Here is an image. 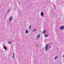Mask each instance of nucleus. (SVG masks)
Instances as JSON below:
<instances>
[{
  "label": "nucleus",
  "mask_w": 64,
  "mask_h": 64,
  "mask_svg": "<svg viewBox=\"0 0 64 64\" xmlns=\"http://www.w3.org/2000/svg\"><path fill=\"white\" fill-rule=\"evenodd\" d=\"M13 19V18H12V16H11L9 19V20L10 21H11V20Z\"/></svg>",
  "instance_id": "7ed1b4c3"
},
{
  "label": "nucleus",
  "mask_w": 64,
  "mask_h": 64,
  "mask_svg": "<svg viewBox=\"0 0 64 64\" xmlns=\"http://www.w3.org/2000/svg\"><path fill=\"white\" fill-rule=\"evenodd\" d=\"M46 32V30H44L42 31V33L43 34H44Z\"/></svg>",
  "instance_id": "39448f33"
},
{
  "label": "nucleus",
  "mask_w": 64,
  "mask_h": 64,
  "mask_svg": "<svg viewBox=\"0 0 64 64\" xmlns=\"http://www.w3.org/2000/svg\"><path fill=\"white\" fill-rule=\"evenodd\" d=\"M48 36V34H46L45 36V37H46H46H47Z\"/></svg>",
  "instance_id": "6e6552de"
},
{
  "label": "nucleus",
  "mask_w": 64,
  "mask_h": 64,
  "mask_svg": "<svg viewBox=\"0 0 64 64\" xmlns=\"http://www.w3.org/2000/svg\"><path fill=\"white\" fill-rule=\"evenodd\" d=\"M26 34H27L28 33V30H26Z\"/></svg>",
  "instance_id": "0eeeda50"
},
{
  "label": "nucleus",
  "mask_w": 64,
  "mask_h": 64,
  "mask_svg": "<svg viewBox=\"0 0 64 64\" xmlns=\"http://www.w3.org/2000/svg\"><path fill=\"white\" fill-rule=\"evenodd\" d=\"M51 46H50V49H51Z\"/></svg>",
  "instance_id": "f3484780"
},
{
  "label": "nucleus",
  "mask_w": 64,
  "mask_h": 64,
  "mask_svg": "<svg viewBox=\"0 0 64 64\" xmlns=\"http://www.w3.org/2000/svg\"><path fill=\"white\" fill-rule=\"evenodd\" d=\"M14 58V56H13L12 57V58Z\"/></svg>",
  "instance_id": "ddd939ff"
},
{
  "label": "nucleus",
  "mask_w": 64,
  "mask_h": 64,
  "mask_svg": "<svg viewBox=\"0 0 64 64\" xmlns=\"http://www.w3.org/2000/svg\"><path fill=\"white\" fill-rule=\"evenodd\" d=\"M60 29L61 30H63L64 29V26H62L60 28Z\"/></svg>",
  "instance_id": "f03ea898"
},
{
  "label": "nucleus",
  "mask_w": 64,
  "mask_h": 64,
  "mask_svg": "<svg viewBox=\"0 0 64 64\" xmlns=\"http://www.w3.org/2000/svg\"><path fill=\"white\" fill-rule=\"evenodd\" d=\"M37 46H38V44H37Z\"/></svg>",
  "instance_id": "a211bd4d"
},
{
  "label": "nucleus",
  "mask_w": 64,
  "mask_h": 64,
  "mask_svg": "<svg viewBox=\"0 0 64 64\" xmlns=\"http://www.w3.org/2000/svg\"><path fill=\"white\" fill-rule=\"evenodd\" d=\"M58 56H56L54 58L55 60H56V59H57V58Z\"/></svg>",
  "instance_id": "1a4fd4ad"
},
{
  "label": "nucleus",
  "mask_w": 64,
  "mask_h": 64,
  "mask_svg": "<svg viewBox=\"0 0 64 64\" xmlns=\"http://www.w3.org/2000/svg\"><path fill=\"white\" fill-rule=\"evenodd\" d=\"M48 48V46H46L45 47V49L46 50H47Z\"/></svg>",
  "instance_id": "20e7f679"
},
{
  "label": "nucleus",
  "mask_w": 64,
  "mask_h": 64,
  "mask_svg": "<svg viewBox=\"0 0 64 64\" xmlns=\"http://www.w3.org/2000/svg\"><path fill=\"white\" fill-rule=\"evenodd\" d=\"M4 49H5V50H7V48H6V47L4 46Z\"/></svg>",
  "instance_id": "9d476101"
},
{
  "label": "nucleus",
  "mask_w": 64,
  "mask_h": 64,
  "mask_svg": "<svg viewBox=\"0 0 64 64\" xmlns=\"http://www.w3.org/2000/svg\"><path fill=\"white\" fill-rule=\"evenodd\" d=\"M14 55H15V53H14L13 54V56H14Z\"/></svg>",
  "instance_id": "4468645a"
},
{
  "label": "nucleus",
  "mask_w": 64,
  "mask_h": 64,
  "mask_svg": "<svg viewBox=\"0 0 64 64\" xmlns=\"http://www.w3.org/2000/svg\"><path fill=\"white\" fill-rule=\"evenodd\" d=\"M62 57H64V55H63L62 56Z\"/></svg>",
  "instance_id": "2eb2a0df"
},
{
  "label": "nucleus",
  "mask_w": 64,
  "mask_h": 64,
  "mask_svg": "<svg viewBox=\"0 0 64 64\" xmlns=\"http://www.w3.org/2000/svg\"><path fill=\"white\" fill-rule=\"evenodd\" d=\"M40 37V34H38L36 36V38L37 39H39V38Z\"/></svg>",
  "instance_id": "f257e3e1"
},
{
  "label": "nucleus",
  "mask_w": 64,
  "mask_h": 64,
  "mask_svg": "<svg viewBox=\"0 0 64 64\" xmlns=\"http://www.w3.org/2000/svg\"><path fill=\"white\" fill-rule=\"evenodd\" d=\"M36 29H34V30H33L32 32H34V31H36Z\"/></svg>",
  "instance_id": "f8f14e48"
},
{
  "label": "nucleus",
  "mask_w": 64,
  "mask_h": 64,
  "mask_svg": "<svg viewBox=\"0 0 64 64\" xmlns=\"http://www.w3.org/2000/svg\"><path fill=\"white\" fill-rule=\"evenodd\" d=\"M31 28V26H30L29 27V29H30Z\"/></svg>",
  "instance_id": "9b49d317"
},
{
  "label": "nucleus",
  "mask_w": 64,
  "mask_h": 64,
  "mask_svg": "<svg viewBox=\"0 0 64 64\" xmlns=\"http://www.w3.org/2000/svg\"><path fill=\"white\" fill-rule=\"evenodd\" d=\"M10 10L8 11V12H9V11H10Z\"/></svg>",
  "instance_id": "dca6fc26"
},
{
  "label": "nucleus",
  "mask_w": 64,
  "mask_h": 64,
  "mask_svg": "<svg viewBox=\"0 0 64 64\" xmlns=\"http://www.w3.org/2000/svg\"><path fill=\"white\" fill-rule=\"evenodd\" d=\"M41 15L42 16H43L44 15V13L43 12H42L41 13Z\"/></svg>",
  "instance_id": "423d86ee"
}]
</instances>
